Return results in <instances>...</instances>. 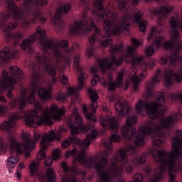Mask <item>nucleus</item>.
<instances>
[{"label":"nucleus","instance_id":"f257e3e1","mask_svg":"<svg viewBox=\"0 0 182 182\" xmlns=\"http://www.w3.org/2000/svg\"><path fill=\"white\" fill-rule=\"evenodd\" d=\"M26 90L21 93L18 98H12L9 106L10 110H14L18 106L19 112L11 114L9 119L3 122L0 124V129L8 133V137L6 139L7 147L11 149V155L7 160V167L9 168H15V164L19 161L18 154L24 153L26 159H28L35 147V144L38 140L41 139V134H34V138L31 139V134L23 132L21 135L23 142H16L15 139V127L16 126V120L23 119V122L29 127H39L41 124H46L48 126L53 124V121L50 119V116L54 120H60L62 116L65 114V108H58L57 105H51L50 110L48 107L43 108L41 102L34 104L35 109L40 112V116L38 115V112L33 109L26 112L23 110L26 107L28 102H26Z\"/></svg>","mask_w":182,"mask_h":182},{"label":"nucleus","instance_id":"f03ea898","mask_svg":"<svg viewBox=\"0 0 182 182\" xmlns=\"http://www.w3.org/2000/svg\"><path fill=\"white\" fill-rule=\"evenodd\" d=\"M132 42L134 46H127L125 51H123V44L122 43L112 46L109 48V52L113 54L108 58L98 60V68H91L90 72L92 73H97L99 69L102 73L109 72L107 80L100 78V77L95 74L90 81L92 86H96L97 82H100L104 87H108L109 90H116L117 87H122L123 86V77L126 75V71L124 70L119 71L116 80L113 81L112 75H113L114 66H120L122 62H126V63H130L131 62L132 68L129 79L132 82L134 92H139V85L147 77V68L152 69V68H154L157 63V60L151 59L146 63L144 61V56L136 55V48H139L143 43V41L132 38Z\"/></svg>","mask_w":182,"mask_h":182},{"label":"nucleus","instance_id":"7ed1b4c3","mask_svg":"<svg viewBox=\"0 0 182 182\" xmlns=\"http://www.w3.org/2000/svg\"><path fill=\"white\" fill-rule=\"evenodd\" d=\"M156 96V100L151 103L139 100L136 104L137 112L141 116H147L148 114L151 119H159L158 122H155L154 119L148 120L142 127H139L138 137L135 141L137 146L145 144L144 137H146V134L151 136V137L166 138V130H170L176 126L177 122L182 119L181 112L175 113L174 116L169 115L163 117L166 110V105H164L166 103L164 93L159 92Z\"/></svg>","mask_w":182,"mask_h":182},{"label":"nucleus","instance_id":"20e7f679","mask_svg":"<svg viewBox=\"0 0 182 182\" xmlns=\"http://www.w3.org/2000/svg\"><path fill=\"white\" fill-rule=\"evenodd\" d=\"M137 137H139V132H137V135L134 140L135 146L128 145L125 148L119 149L117 151L115 160L122 163L121 166H116L113 168H106L107 167V159L104 156L99 161V159L97 158V161L95 162L93 166L98 176V179L96 182H112L113 178L118 180L117 182H126L122 178L123 174H124V170L127 174H133L134 167L141 166V164L146 163L147 159V153L146 152L142 153L140 156H132L129 159L127 156V153L129 156H133L136 153V150H137L136 147L144 146V144L141 146L137 145L136 143Z\"/></svg>","mask_w":182,"mask_h":182},{"label":"nucleus","instance_id":"39448f33","mask_svg":"<svg viewBox=\"0 0 182 182\" xmlns=\"http://www.w3.org/2000/svg\"><path fill=\"white\" fill-rule=\"evenodd\" d=\"M72 114L75 117V124H77V127L73 123L72 118L68 120V126L70 129L72 136L63 141L61 147L66 149L70 146V143L77 146L81 151H77V149L74 148L72 151H68L66 152L65 157L75 156L78 153L77 156L74 158L73 163L77 161L87 168H90V167L95 166V161H97V157H87L86 148L90 146L92 140H95V139L97 137L99 132L93 129V126L92 125L82 126V124H83V118L77 112V108L73 109Z\"/></svg>","mask_w":182,"mask_h":182},{"label":"nucleus","instance_id":"423d86ee","mask_svg":"<svg viewBox=\"0 0 182 182\" xmlns=\"http://www.w3.org/2000/svg\"><path fill=\"white\" fill-rule=\"evenodd\" d=\"M36 35L39 38L41 49L43 50V56L36 55L39 65L43 66L45 72L50 76H55L56 70L59 69L63 72L66 65H70L72 62V53L75 51V47L66 49L69 46V41L62 40L59 43L53 41L45 37L46 31L41 27H37ZM65 49V51H62Z\"/></svg>","mask_w":182,"mask_h":182},{"label":"nucleus","instance_id":"0eeeda50","mask_svg":"<svg viewBox=\"0 0 182 182\" xmlns=\"http://www.w3.org/2000/svg\"><path fill=\"white\" fill-rule=\"evenodd\" d=\"M103 4H105V0H94L93 14L104 21V33L105 34L102 36V38L119 35L123 31H130V23L129 22L137 23L139 31L146 32L147 21L141 19V16L144 15L143 11L140 10L133 16L126 13L121 18L116 20L119 18V14L108 9H105Z\"/></svg>","mask_w":182,"mask_h":182},{"label":"nucleus","instance_id":"6e6552de","mask_svg":"<svg viewBox=\"0 0 182 182\" xmlns=\"http://www.w3.org/2000/svg\"><path fill=\"white\" fill-rule=\"evenodd\" d=\"M173 9H174L173 6L170 4H165L162 6L158 7L157 9L150 10V14L151 15L154 14L159 16V26L157 28L153 27L147 37V41H153V43L151 46L146 47L145 49L146 56L150 57L154 55L156 50H154L153 46H155L156 48H161V46L164 48L166 42H164V37L161 36L163 32H164V30H163L164 25H162L161 22H163L164 19H167L168 14H170Z\"/></svg>","mask_w":182,"mask_h":182},{"label":"nucleus","instance_id":"1a4fd4ad","mask_svg":"<svg viewBox=\"0 0 182 182\" xmlns=\"http://www.w3.org/2000/svg\"><path fill=\"white\" fill-rule=\"evenodd\" d=\"M5 2L8 6V12L7 14H3L1 16V19L0 20V28H4V33H6V38L8 39H13V46H17V45H19V42H21V39L23 38V36L19 32L12 34L11 33V31L16 29V27L18 25V22L11 21L8 25H6L5 19H11V18L13 16V19L18 21V19H21L23 11L15 5L14 0H5Z\"/></svg>","mask_w":182,"mask_h":182},{"label":"nucleus","instance_id":"9d476101","mask_svg":"<svg viewBox=\"0 0 182 182\" xmlns=\"http://www.w3.org/2000/svg\"><path fill=\"white\" fill-rule=\"evenodd\" d=\"M89 11V8H85L82 14L81 20L75 21L70 26V32L73 35H82L90 31H94V34L88 38V42L90 45H95L96 41H99L102 38V31L96 27L95 22L91 18L87 17L86 12Z\"/></svg>","mask_w":182,"mask_h":182},{"label":"nucleus","instance_id":"9b49d317","mask_svg":"<svg viewBox=\"0 0 182 182\" xmlns=\"http://www.w3.org/2000/svg\"><path fill=\"white\" fill-rule=\"evenodd\" d=\"M48 5V0H24L23 6V12L31 14L33 18L31 19L26 17L22 21V26H29V22L35 23L36 21H41V23L46 22V18L42 16V12L39 10V6H45Z\"/></svg>","mask_w":182,"mask_h":182},{"label":"nucleus","instance_id":"f8f14e48","mask_svg":"<svg viewBox=\"0 0 182 182\" xmlns=\"http://www.w3.org/2000/svg\"><path fill=\"white\" fill-rule=\"evenodd\" d=\"M8 71L4 70L2 71V78H0V90H7V97H12V90H14V85L18 83V80L22 79V70L16 66H11Z\"/></svg>","mask_w":182,"mask_h":182},{"label":"nucleus","instance_id":"ddd939ff","mask_svg":"<svg viewBox=\"0 0 182 182\" xmlns=\"http://www.w3.org/2000/svg\"><path fill=\"white\" fill-rule=\"evenodd\" d=\"M80 54L75 53L74 55V61H73V66L77 70V72H80V75L78 76L77 79V87H68L67 88L65 93H60L58 95V99L59 100H65L67 97H69V96H72V95H77V92L79 90H82L83 89V86L85 85V73L82 71V67L80 66Z\"/></svg>","mask_w":182,"mask_h":182},{"label":"nucleus","instance_id":"4468645a","mask_svg":"<svg viewBox=\"0 0 182 182\" xmlns=\"http://www.w3.org/2000/svg\"><path fill=\"white\" fill-rule=\"evenodd\" d=\"M55 139L58 141L62 139V134L60 132L55 133V131L50 130L48 134H46L43 136L41 141V149L40 151L37 154V157L40 159V160L44 159V165L45 166H50L53 163L52 158L50 156H46V152L45 151L48 146H49V143L50 141H53Z\"/></svg>","mask_w":182,"mask_h":182},{"label":"nucleus","instance_id":"2eb2a0df","mask_svg":"<svg viewBox=\"0 0 182 182\" xmlns=\"http://www.w3.org/2000/svg\"><path fill=\"white\" fill-rule=\"evenodd\" d=\"M164 77L166 86H171L173 81L177 82V83H181L182 82V57L178 58L176 63V68L173 67L171 69L169 68L166 69L164 74Z\"/></svg>","mask_w":182,"mask_h":182},{"label":"nucleus","instance_id":"dca6fc26","mask_svg":"<svg viewBox=\"0 0 182 182\" xmlns=\"http://www.w3.org/2000/svg\"><path fill=\"white\" fill-rule=\"evenodd\" d=\"M87 93L90 95V99L91 100V104L90 105L89 109L92 112H87V107L86 105H82V111L87 119L92 120V122H97V118L95 116L96 110H97V99L99 96L97 95V92L93 90L92 88L87 89Z\"/></svg>","mask_w":182,"mask_h":182},{"label":"nucleus","instance_id":"f3484780","mask_svg":"<svg viewBox=\"0 0 182 182\" xmlns=\"http://www.w3.org/2000/svg\"><path fill=\"white\" fill-rule=\"evenodd\" d=\"M61 166L65 173V175L63 176L62 182H77V179L75 174H82V178H86V171L77 169L76 166H71L69 168L65 162H62Z\"/></svg>","mask_w":182,"mask_h":182},{"label":"nucleus","instance_id":"a211bd4d","mask_svg":"<svg viewBox=\"0 0 182 182\" xmlns=\"http://www.w3.org/2000/svg\"><path fill=\"white\" fill-rule=\"evenodd\" d=\"M43 85V80L41 78V75L36 71H33L31 75V85L28 91V102L30 105L35 103V95H36V90L38 87Z\"/></svg>","mask_w":182,"mask_h":182},{"label":"nucleus","instance_id":"6ab92c4d","mask_svg":"<svg viewBox=\"0 0 182 182\" xmlns=\"http://www.w3.org/2000/svg\"><path fill=\"white\" fill-rule=\"evenodd\" d=\"M136 123H137V118L136 117L129 116L127 118L126 124L121 129V134L126 140H132L136 136V129L134 127L131 129L130 132V127L134 126Z\"/></svg>","mask_w":182,"mask_h":182},{"label":"nucleus","instance_id":"aec40b11","mask_svg":"<svg viewBox=\"0 0 182 182\" xmlns=\"http://www.w3.org/2000/svg\"><path fill=\"white\" fill-rule=\"evenodd\" d=\"M70 4L68 3L58 9L55 16L51 18L53 25H55L57 28H60V29L63 28V21L60 20V18H62V15L68 14L70 11Z\"/></svg>","mask_w":182,"mask_h":182},{"label":"nucleus","instance_id":"412c9836","mask_svg":"<svg viewBox=\"0 0 182 182\" xmlns=\"http://www.w3.org/2000/svg\"><path fill=\"white\" fill-rule=\"evenodd\" d=\"M161 81V70H158L155 73V76L152 77L151 81L146 84L145 95L146 97H153V92H154V85Z\"/></svg>","mask_w":182,"mask_h":182},{"label":"nucleus","instance_id":"4be33fe9","mask_svg":"<svg viewBox=\"0 0 182 182\" xmlns=\"http://www.w3.org/2000/svg\"><path fill=\"white\" fill-rule=\"evenodd\" d=\"M55 76H56V74L54 76H51V77H53L52 84L48 85L46 88H39L38 95L41 100H50V99H52L53 85L56 83V78H55Z\"/></svg>","mask_w":182,"mask_h":182},{"label":"nucleus","instance_id":"5701e85b","mask_svg":"<svg viewBox=\"0 0 182 182\" xmlns=\"http://www.w3.org/2000/svg\"><path fill=\"white\" fill-rule=\"evenodd\" d=\"M119 141H120V136L117 134H112L110 136L109 139L103 140L102 143L105 146L107 151L105 152L104 156L101 157L96 156L98 159L99 161H100V159H102V157H105L107 159V156H109V151H110L112 149V142L119 143ZM92 157H95V156H92Z\"/></svg>","mask_w":182,"mask_h":182},{"label":"nucleus","instance_id":"b1692460","mask_svg":"<svg viewBox=\"0 0 182 182\" xmlns=\"http://www.w3.org/2000/svg\"><path fill=\"white\" fill-rule=\"evenodd\" d=\"M100 124L104 129H119V121L114 117H105L100 119Z\"/></svg>","mask_w":182,"mask_h":182},{"label":"nucleus","instance_id":"393cba45","mask_svg":"<svg viewBox=\"0 0 182 182\" xmlns=\"http://www.w3.org/2000/svg\"><path fill=\"white\" fill-rule=\"evenodd\" d=\"M9 52H11V48L9 47H5L3 50H0V59L3 62H8L12 58H18V50H14L11 54Z\"/></svg>","mask_w":182,"mask_h":182},{"label":"nucleus","instance_id":"a878e982","mask_svg":"<svg viewBox=\"0 0 182 182\" xmlns=\"http://www.w3.org/2000/svg\"><path fill=\"white\" fill-rule=\"evenodd\" d=\"M114 107L119 116H122L123 117H124L127 114H129V112H130V107H129L127 102L122 103L118 102L115 104Z\"/></svg>","mask_w":182,"mask_h":182},{"label":"nucleus","instance_id":"bb28decb","mask_svg":"<svg viewBox=\"0 0 182 182\" xmlns=\"http://www.w3.org/2000/svg\"><path fill=\"white\" fill-rule=\"evenodd\" d=\"M34 41H36V34L31 35L28 39H24L20 44L22 50H31V44L33 43Z\"/></svg>","mask_w":182,"mask_h":182},{"label":"nucleus","instance_id":"cd10ccee","mask_svg":"<svg viewBox=\"0 0 182 182\" xmlns=\"http://www.w3.org/2000/svg\"><path fill=\"white\" fill-rule=\"evenodd\" d=\"M133 5L139 4V0H129ZM127 0H119L118 6L121 11H127V8L126 7V2Z\"/></svg>","mask_w":182,"mask_h":182},{"label":"nucleus","instance_id":"c85d7f7f","mask_svg":"<svg viewBox=\"0 0 182 182\" xmlns=\"http://www.w3.org/2000/svg\"><path fill=\"white\" fill-rule=\"evenodd\" d=\"M38 166H39V161H33L30 164V173L31 176H34L38 173Z\"/></svg>","mask_w":182,"mask_h":182},{"label":"nucleus","instance_id":"c756f323","mask_svg":"<svg viewBox=\"0 0 182 182\" xmlns=\"http://www.w3.org/2000/svg\"><path fill=\"white\" fill-rule=\"evenodd\" d=\"M8 149V143L6 139L3 136L0 137V151Z\"/></svg>","mask_w":182,"mask_h":182},{"label":"nucleus","instance_id":"7c9ffc66","mask_svg":"<svg viewBox=\"0 0 182 182\" xmlns=\"http://www.w3.org/2000/svg\"><path fill=\"white\" fill-rule=\"evenodd\" d=\"M100 45H102V46H104L105 48H107L109 45L112 44V38L109 37L105 40H100Z\"/></svg>","mask_w":182,"mask_h":182},{"label":"nucleus","instance_id":"2f4dec72","mask_svg":"<svg viewBox=\"0 0 182 182\" xmlns=\"http://www.w3.org/2000/svg\"><path fill=\"white\" fill-rule=\"evenodd\" d=\"M86 55L88 56V58H92V56L95 55V48H93V46H90L87 47Z\"/></svg>","mask_w":182,"mask_h":182},{"label":"nucleus","instance_id":"473e14b6","mask_svg":"<svg viewBox=\"0 0 182 182\" xmlns=\"http://www.w3.org/2000/svg\"><path fill=\"white\" fill-rule=\"evenodd\" d=\"M52 157L53 160H59L60 159V150L55 149L53 151Z\"/></svg>","mask_w":182,"mask_h":182},{"label":"nucleus","instance_id":"72a5a7b5","mask_svg":"<svg viewBox=\"0 0 182 182\" xmlns=\"http://www.w3.org/2000/svg\"><path fill=\"white\" fill-rule=\"evenodd\" d=\"M9 107L6 105H0V116H4L8 113Z\"/></svg>","mask_w":182,"mask_h":182},{"label":"nucleus","instance_id":"f704fd0d","mask_svg":"<svg viewBox=\"0 0 182 182\" xmlns=\"http://www.w3.org/2000/svg\"><path fill=\"white\" fill-rule=\"evenodd\" d=\"M161 144H163V141L160 139H156L153 142V147L154 149H159Z\"/></svg>","mask_w":182,"mask_h":182},{"label":"nucleus","instance_id":"c9c22d12","mask_svg":"<svg viewBox=\"0 0 182 182\" xmlns=\"http://www.w3.org/2000/svg\"><path fill=\"white\" fill-rule=\"evenodd\" d=\"M68 80H69V78H68V76L63 75L62 77L60 79V82L62 85H68Z\"/></svg>","mask_w":182,"mask_h":182},{"label":"nucleus","instance_id":"e433bc0d","mask_svg":"<svg viewBox=\"0 0 182 182\" xmlns=\"http://www.w3.org/2000/svg\"><path fill=\"white\" fill-rule=\"evenodd\" d=\"M18 168H20V170H22V168H25V164H23V162H21L18 164Z\"/></svg>","mask_w":182,"mask_h":182},{"label":"nucleus","instance_id":"4c0bfd02","mask_svg":"<svg viewBox=\"0 0 182 182\" xmlns=\"http://www.w3.org/2000/svg\"><path fill=\"white\" fill-rule=\"evenodd\" d=\"M0 102H3L4 103H6V100L5 99V97L4 96L0 95Z\"/></svg>","mask_w":182,"mask_h":182},{"label":"nucleus","instance_id":"58836bf2","mask_svg":"<svg viewBox=\"0 0 182 182\" xmlns=\"http://www.w3.org/2000/svg\"><path fill=\"white\" fill-rule=\"evenodd\" d=\"M129 86H130V83L129 82H127L125 84L124 90H127L129 89Z\"/></svg>","mask_w":182,"mask_h":182},{"label":"nucleus","instance_id":"ea45409f","mask_svg":"<svg viewBox=\"0 0 182 182\" xmlns=\"http://www.w3.org/2000/svg\"><path fill=\"white\" fill-rule=\"evenodd\" d=\"M16 175L17 178H21V173H19V171H17Z\"/></svg>","mask_w":182,"mask_h":182},{"label":"nucleus","instance_id":"a19ab883","mask_svg":"<svg viewBox=\"0 0 182 182\" xmlns=\"http://www.w3.org/2000/svg\"><path fill=\"white\" fill-rule=\"evenodd\" d=\"M109 100L111 102H114V95H112L110 97H109Z\"/></svg>","mask_w":182,"mask_h":182},{"label":"nucleus","instance_id":"79ce46f5","mask_svg":"<svg viewBox=\"0 0 182 182\" xmlns=\"http://www.w3.org/2000/svg\"><path fill=\"white\" fill-rule=\"evenodd\" d=\"M87 180H93V175H90L87 176Z\"/></svg>","mask_w":182,"mask_h":182},{"label":"nucleus","instance_id":"37998d69","mask_svg":"<svg viewBox=\"0 0 182 182\" xmlns=\"http://www.w3.org/2000/svg\"><path fill=\"white\" fill-rule=\"evenodd\" d=\"M83 5H86V0H80Z\"/></svg>","mask_w":182,"mask_h":182},{"label":"nucleus","instance_id":"c03bdc74","mask_svg":"<svg viewBox=\"0 0 182 182\" xmlns=\"http://www.w3.org/2000/svg\"><path fill=\"white\" fill-rule=\"evenodd\" d=\"M75 46H76V48H79L80 44H79V43H75Z\"/></svg>","mask_w":182,"mask_h":182},{"label":"nucleus","instance_id":"a18cd8bd","mask_svg":"<svg viewBox=\"0 0 182 182\" xmlns=\"http://www.w3.org/2000/svg\"><path fill=\"white\" fill-rule=\"evenodd\" d=\"M102 134H105V131H101Z\"/></svg>","mask_w":182,"mask_h":182},{"label":"nucleus","instance_id":"49530a36","mask_svg":"<svg viewBox=\"0 0 182 182\" xmlns=\"http://www.w3.org/2000/svg\"><path fill=\"white\" fill-rule=\"evenodd\" d=\"M2 4V0H0V5H1Z\"/></svg>","mask_w":182,"mask_h":182},{"label":"nucleus","instance_id":"de8ad7c7","mask_svg":"<svg viewBox=\"0 0 182 182\" xmlns=\"http://www.w3.org/2000/svg\"><path fill=\"white\" fill-rule=\"evenodd\" d=\"M9 171L11 173V169H9Z\"/></svg>","mask_w":182,"mask_h":182},{"label":"nucleus","instance_id":"09e8293b","mask_svg":"<svg viewBox=\"0 0 182 182\" xmlns=\"http://www.w3.org/2000/svg\"><path fill=\"white\" fill-rule=\"evenodd\" d=\"M148 171H150V169H148Z\"/></svg>","mask_w":182,"mask_h":182}]
</instances>
